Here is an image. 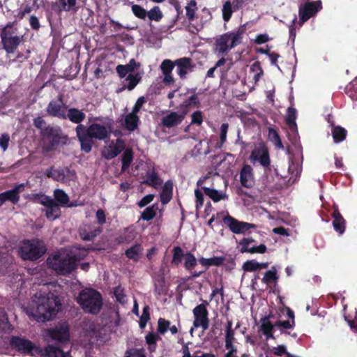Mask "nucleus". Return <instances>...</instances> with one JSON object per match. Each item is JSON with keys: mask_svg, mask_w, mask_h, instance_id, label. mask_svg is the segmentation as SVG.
<instances>
[{"mask_svg": "<svg viewBox=\"0 0 357 357\" xmlns=\"http://www.w3.org/2000/svg\"><path fill=\"white\" fill-rule=\"evenodd\" d=\"M60 308V301L54 294L44 295L38 293L32 298L28 306L23 307V310L30 319L45 322L54 317Z\"/></svg>", "mask_w": 357, "mask_h": 357, "instance_id": "f257e3e1", "label": "nucleus"}, {"mask_svg": "<svg viewBox=\"0 0 357 357\" xmlns=\"http://www.w3.org/2000/svg\"><path fill=\"white\" fill-rule=\"evenodd\" d=\"M75 131L82 150L89 153L92 149L93 139L105 140L109 136L111 129L110 127L94 123L88 128L83 124L77 125Z\"/></svg>", "mask_w": 357, "mask_h": 357, "instance_id": "f03ea898", "label": "nucleus"}, {"mask_svg": "<svg viewBox=\"0 0 357 357\" xmlns=\"http://www.w3.org/2000/svg\"><path fill=\"white\" fill-rule=\"evenodd\" d=\"M12 347L18 351L30 354L31 356L44 357H71L68 353H63L60 348L47 345L44 349L34 346L29 340L19 337H13L10 340Z\"/></svg>", "mask_w": 357, "mask_h": 357, "instance_id": "7ed1b4c3", "label": "nucleus"}, {"mask_svg": "<svg viewBox=\"0 0 357 357\" xmlns=\"http://www.w3.org/2000/svg\"><path fill=\"white\" fill-rule=\"evenodd\" d=\"M82 255L74 254L73 256L68 253L61 251L50 257L47 259V263L50 268L54 270L57 273L66 275L71 273L77 266V261L83 258L86 255V250H80Z\"/></svg>", "mask_w": 357, "mask_h": 357, "instance_id": "20e7f679", "label": "nucleus"}, {"mask_svg": "<svg viewBox=\"0 0 357 357\" xmlns=\"http://www.w3.org/2000/svg\"><path fill=\"white\" fill-rule=\"evenodd\" d=\"M77 302L86 312L97 314L102 306L101 294L91 288L82 289L77 297Z\"/></svg>", "mask_w": 357, "mask_h": 357, "instance_id": "39448f33", "label": "nucleus"}, {"mask_svg": "<svg viewBox=\"0 0 357 357\" xmlns=\"http://www.w3.org/2000/svg\"><path fill=\"white\" fill-rule=\"evenodd\" d=\"M245 27L240 26L231 32L218 36L215 42V52L218 55L227 54L230 50L241 43Z\"/></svg>", "mask_w": 357, "mask_h": 357, "instance_id": "423d86ee", "label": "nucleus"}, {"mask_svg": "<svg viewBox=\"0 0 357 357\" xmlns=\"http://www.w3.org/2000/svg\"><path fill=\"white\" fill-rule=\"evenodd\" d=\"M40 135L43 139L48 142L43 146V152H49L54 149V146L59 144H66L68 137L63 132L59 126H47L42 131Z\"/></svg>", "mask_w": 357, "mask_h": 357, "instance_id": "0eeeda50", "label": "nucleus"}, {"mask_svg": "<svg viewBox=\"0 0 357 357\" xmlns=\"http://www.w3.org/2000/svg\"><path fill=\"white\" fill-rule=\"evenodd\" d=\"M45 252L44 243L38 239L24 241L19 248V254L25 260H36Z\"/></svg>", "mask_w": 357, "mask_h": 357, "instance_id": "6e6552de", "label": "nucleus"}, {"mask_svg": "<svg viewBox=\"0 0 357 357\" xmlns=\"http://www.w3.org/2000/svg\"><path fill=\"white\" fill-rule=\"evenodd\" d=\"M3 49L7 54L14 53L21 42L22 36L15 34V31L10 26H6L0 34Z\"/></svg>", "mask_w": 357, "mask_h": 357, "instance_id": "1a4fd4ad", "label": "nucleus"}, {"mask_svg": "<svg viewBox=\"0 0 357 357\" xmlns=\"http://www.w3.org/2000/svg\"><path fill=\"white\" fill-rule=\"evenodd\" d=\"M43 337L45 341L66 342L69 340V326L66 323H60L55 327L44 330Z\"/></svg>", "mask_w": 357, "mask_h": 357, "instance_id": "9d476101", "label": "nucleus"}, {"mask_svg": "<svg viewBox=\"0 0 357 357\" xmlns=\"http://www.w3.org/2000/svg\"><path fill=\"white\" fill-rule=\"evenodd\" d=\"M67 108V105L63 102V95L59 94L57 100H53L49 102L46 112L50 116L66 119L65 114Z\"/></svg>", "mask_w": 357, "mask_h": 357, "instance_id": "9b49d317", "label": "nucleus"}, {"mask_svg": "<svg viewBox=\"0 0 357 357\" xmlns=\"http://www.w3.org/2000/svg\"><path fill=\"white\" fill-rule=\"evenodd\" d=\"M192 312L195 317L193 326L195 328L202 327L203 331L207 330L209 326V319L206 305L204 304L198 305L193 309Z\"/></svg>", "mask_w": 357, "mask_h": 357, "instance_id": "f8f14e48", "label": "nucleus"}, {"mask_svg": "<svg viewBox=\"0 0 357 357\" xmlns=\"http://www.w3.org/2000/svg\"><path fill=\"white\" fill-rule=\"evenodd\" d=\"M224 222L233 233L237 234H245L250 229L257 227L254 224L238 221L229 215L224 218Z\"/></svg>", "mask_w": 357, "mask_h": 357, "instance_id": "ddd939ff", "label": "nucleus"}, {"mask_svg": "<svg viewBox=\"0 0 357 357\" xmlns=\"http://www.w3.org/2000/svg\"><path fill=\"white\" fill-rule=\"evenodd\" d=\"M188 112L187 106L181 112H171L162 119V124L167 128L176 126L183 121Z\"/></svg>", "mask_w": 357, "mask_h": 357, "instance_id": "4468645a", "label": "nucleus"}, {"mask_svg": "<svg viewBox=\"0 0 357 357\" xmlns=\"http://www.w3.org/2000/svg\"><path fill=\"white\" fill-rule=\"evenodd\" d=\"M125 148L123 140L117 139L116 142L111 143L105 146L102 151V155L107 160H111L117 156Z\"/></svg>", "mask_w": 357, "mask_h": 357, "instance_id": "2eb2a0df", "label": "nucleus"}, {"mask_svg": "<svg viewBox=\"0 0 357 357\" xmlns=\"http://www.w3.org/2000/svg\"><path fill=\"white\" fill-rule=\"evenodd\" d=\"M24 189V184L21 183L17 185L14 188L0 193V198L3 202L6 201L10 202L13 204H16L20 199L19 194L22 192Z\"/></svg>", "mask_w": 357, "mask_h": 357, "instance_id": "dca6fc26", "label": "nucleus"}, {"mask_svg": "<svg viewBox=\"0 0 357 357\" xmlns=\"http://www.w3.org/2000/svg\"><path fill=\"white\" fill-rule=\"evenodd\" d=\"M250 160L252 162L259 161L264 167H268L270 160L268 151L264 147L257 148L252 151Z\"/></svg>", "mask_w": 357, "mask_h": 357, "instance_id": "f3484780", "label": "nucleus"}, {"mask_svg": "<svg viewBox=\"0 0 357 357\" xmlns=\"http://www.w3.org/2000/svg\"><path fill=\"white\" fill-rule=\"evenodd\" d=\"M240 181L243 186L252 188L255 185L253 171L251 166L245 165L240 173Z\"/></svg>", "mask_w": 357, "mask_h": 357, "instance_id": "a211bd4d", "label": "nucleus"}, {"mask_svg": "<svg viewBox=\"0 0 357 357\" xmlns=\"http://www.w3.org/2000/svg\"><path fill=\"white\" fill-rule=\"evenodd\" d=\"M66 119H68L73 123L82 124L81 123L85 119L86 114L82 109H78L75 107L69 108L65 114Z\"/></svg>", "mask_w": 357, "mask_h": 357, "instance_id": "6ab92c4d", "label": "nucleus"}, {"mask_svg": "<svg viewBox=\"0 0 357 357\" xmlns=\"http://www.w3.org/2000/svg\"><path fill=\"white\" fill-rule=\"evenodd\" d=\"M175 64L177 66L178 74L181 78L185 77L186 74L192 70L191 61L189 58L177 59L175 61Z\"/></svg>", "mask_w": 357, "mask_h": 357, "instance_id": "aec40b11", "label": "nucleus"}, {"mask_svg": "<svg viewBox=\"0 0 357 357\" xmlns=\"http://www.w3.org/2000/svg\"><path fill=\"white\" fill-rule=\"evenodd\" d=\"M318 9L316 7L315 2H310L306 3L303 8H300L299 14L301 20L303 22H306L310 19L314 13L317 12Z\"/></svg>", "mask_w": 357, "mask_h": 357, "instance_id": "412c9836", "label": "nucleus"}, {"mask_svg": "<svg viewBox=\"0 0 357 357\" xmlns=\"http://www.w3.org/2000/svg\"><path fill=\"white\" fill-rule=\"evenodd\" d=\"M144 183L155 188H158L161 185L162 181L155 170L151 169L146 172Z\"/></svg>", "mask_w": 357, "mask_h": 357, "instance_id": "4be33fe9", "label": "nucleus"}, {"mask_svg": "<svg viewBox=\"0 0 357 357\" xmlns=\"http://www.w3.org/2000/svg\"><path fill=\"white\" fill-rule=\"evenodd\" d=\"M102 231L100 227L91 229L90 226H84L79 229V235L84 241H92L95 237L99 235Z\"/></svg>", "mask_w": 357, "mask_h": 357, "instance_id": "5701e85b", "label": "nucleus"}, {"mask_svg": "<svg viewBox=\"0 0 357 357\" xmlns=\"http://www.w3.org/2000/svg\"><path fill=\"white\" fill-rule=\"evenodd\" d=\"M137 66H139V64L137 63L135 59H130L129 63L126 65H118L116 66V72L119 77L123 78L126 76L129 73L132 72Z\"/></svg>", "mask_w": 357, "mask_h": 357, "instance_id": "b1692460", "label": "nucleus"}, {"mask_svg": "<svg viewBox=\"0 0 357 357\" xmlns=\"http://www.w3.org/2000/svg\"><path fill=\"white\" fill-rule=\"evenodd\" d=\"M202 188L204 191V193L215 202H218L220 200L227 199L228 198L227 195L222 191H218L213 188L205 186L202 187Z\"/></svg>", "mask_w": 357, "mask_h": 357, "instance_id": "393cba45", "label": "nucleus"}, {"mask_svg": "<svg viewBox=\"0 0 357 357\" xmlns=\"http://www.w3.org/2000/svg\"><path fill=\"white\" fill-rule=\"evenodd\" d=\"M333 225L336 231L340 234H343L345 229V221L337 210L333 213Z\"/></svg>", "mask_w": 357, "mask_h": 357, "instance_id": "a878e982", "label": "nucleus"}, {"mask_svg": "<svg viewBox=\"0 0 357 357\" xmlns=\"http://www.w3.org/2000/svg\"><path fill=\"white\" fill-rule=\"evenodd\" d=\"M173 190V183L167 181L162 187L160 194V200L163 204H167L172 199Z\"/></svg>", "mask_w": 357, "mask_h": 357, "instance_id": "bb28decb", "label": "nucleus"}, {"mask_svg": "<svg viewBox=\"0 0 357 357\" xmlns=\"http://www.w3.org/2000/svg\"><path fill=\"white\" fill-rule=\"evenodd\" d=\"M268 266V262L259 263L255 260H248L246 261L243 265V269L245 271H256L257 270H261L264 268H266Z\"/></svg>", "mask_w": 357, "mask_h": 357, "instance_id": "cd10ccee", "label": "nucleus"}, {"mask_svg": "<svg viewBox=\"0 0 357 357\" xmlns=\"http://www.w3.org/2000/svg\"><path fill=\"white\" fill-rule=\"evenodd\" d=\"M46 209L45 215L50 220H54L61 215L59 204L53 199V203L48 205Z\"/></svg>", "mask_w": 357, "mask_h": 357, "instance_id": "c85d7f7f", "label": "nucleus"}, {"mask_svg": "<svg viewBox=\"0 0 357 357\" xmlns=\"http://www.w3.org/2000/svg\"><path fill=\"white\" fill-rule=\"evenodd\" d=\"M139 120L135 113L131 112L127 114L125 117L126 128L130 131H134L138 126Z\"/></svg>", "mask_w": 357, "mask_h": 357, "instance_id": "c756f323", "label": "nucleus"}, {"mask_svg": "<svg viewBox=\"0 0 357 357\" xmlns=\"http://www.w3.org/2000/svg\"><path fill=\"white\" fill-rule=\"evenodd\" d=\"M234 340V330L232 329L231 321H228L226 327V335H225V347L229 349L231 347Z\"/></svg>", "mask_w": 357, "mask_h": 357, "instance_id": "7c9ffc66", "label": "nucleus"}, {"mask_svg": "<svg viewBox=\"0 0 357 357\" xmlns=\"http://www.w3.org/2000/svg\"><path fill=\"white\" fill-rule=\"evenodd\" d=\"M142 79V76L139 73H137L135 75L129 74L127 78L126 79V82H128L127 85H125L126 89L129 91H132L140 82Z\"/></svg>", "mask_w": 357, "mask_h": 357, "instance_id": "2f4dec72", "label": "nucleus"}, {"mask_svg": "<svg viewBox=\"0 0 357 357\" xmlns=\"http://www.w3.org/2000/svg\"><path fill=\"white\" fill-rule=\"evenodd\" d=\"M186 16L189 21H193L195 18V12L197 10V1L190 0L185 6Z\"/></svg>", "mask_w": 357, "mask_h": 357, "instance_id": "473e14b6", "label": "nucleus"}, {"mask_svg": "<svg viewBox=\"0 0 357 357\" xmlns=\"http://www.w3.org/2000/svg\"><path fill=\"white\" fill-rule=\"evenodd\" d=\"M147 17L151 21L159 22L163 17V14L159 6H154L147 11Z\"/></svg>", "mask_w": 357, "mask_h": 357, "instance_id": "72a5a7b5", "label": "nucleus"}, {"mask_svg": "<svg viewBox=\"0 0 357 357\" xmlns=\"http://www.w3.org/2000/svg\"><path fill=\"white\" fill-rule=\"evenodd\" d=\"M54 197L61 206H66L69 202V197L63 190H55Z\"/></svg>", "mask_w": 357, "mask_h": 357, "instance_id": "f704fd0d", "label": "nucleus"}, {"mask_svg": "<svg viewBox=\"0 0 357 357\" xmlns=\"http://www.w3.org/2000/svg\"><path fill=\"white\" fill-rule=\"evenodd\" d=\"M296 120V109L292 107H289L287 110V115L286 117L287 123L289 125V128L296 131V124L295 122Z\"/></svg>", "mask_w": 357, "mask_h": 357, "instance_id": "c9c22d12", "label": "nucleus"}, {"mask_svg": "<svg viewBox=\"0 0 357 357\" xmlns=\"http://www.w3.org/2000/svg\"><path fill=\"white\" fill-rule=\"evenodd\" d=\"M278 278L277 271L275 267H272L269 271L264 273L262 282L266 284H269L272 282H275Z\"/></svg>", "mask_w": 357, "mask_h": 357, "instance_id": "e433bc0d", "label": "nucleus"}, {"mask_svg": "<svg viewBox=\"0 0 357 357\" xmlns=\"http://www.w3.org/2000/svg\"><path fill=\"white\" fill-rule=\"evenodd\" d=\"M158 208L157 204H153L151 206L147 207L142 213L141 218L144 220H152L156 213V210Z\"/></svg>", "mask_w": 357, "mask_h": 357, "instance_id": "4c0bfd02", "label": "nucleus"}, {"mask_svg": "<svg viewBox=\"0 0 357 357\" xmlns=\"http://www.w3.org/2000/svg\"><path fill=\"white\" fill-rule=\"evenodd\" d=\"M142 252V247L139 244H136L126 251V255L129 259L137 260Z\"/></svg>", "mask_w": 357, "mask_h": 357, "instance_id": "58836bf2", "label": "nucleus"}, {"mask_svg": "<svg viewBox=\"0 0 357 357\" xmlns=\"http://www.w3.org/2000/svg\"><path fill=\"white\" fill-rule=\"evenodd\" d=\"M347 131L341 127H335L333 129L332 135L335 143L340 142L345 139Z\"/></svg>", "mask_w": 357, "mask_h": 357, "instance_id": "ea45409f", "label": "nucleus"}, {"mask_svg": "<svg viewBox=\"0 0 357 357\" xmlns=\"http://www.w3.org/2000/svg\"><path fill=\"white\" fill-rule=\"evenodd\" d=\"M268 138L278 149H283V145L280 140L278 133L273 128H270L268 130Z\"/></svg>", "mask_w": 357, "mask_h": 357, "instance_id": "a19ab883", "label": "nucleus"}, {"mask_svg": "<svg viewBox=\"0 0 357 357\" xmlns=\"http://www.w3.org/2000/svg\"><path fill=\"white\" fill-rule=\"evenodd\" d=\"M133 153L131 149H127L122 156V169H127L132 161Z\"/></svg>", "mask_w": 357, "mask_h": 357, "instance_id": "79ce46f5", "label": "nucleus"}, {"mask_svg": "<svg viewBox=\"0 0 357 357\" xmlns=\"http://www.w3.org/2000/svg\"><path fill=\"white\" fill-rule=\"evenodd\" d=\"M33 200L36 204H40L45 207L53 203V199L44 195H34Z\"/></svg>", "mask_w": 357, "mask_h": 357, "instance_id": "37998d69", "label": "nucleus"}, {"mask_svg": "<svg viewBox=\"0 0 357 357\" xmlns=\"http://www.w3.org/2000/svg\"><path fill=\"white\" fill-rule=\"evenodd\" d=\"M47 176L56 181H63L65 178L64 171L63 169H53L52 168L47 169Z\"/></svg>", "mask_w": 357, "mask_h": 357, "instance_id": "c03bdc74", "label": "nucleus"}, {"mask_svg": "<svg viewBox=\"0 0 357 357\" xmlns=\"http://www.w3.org/2000/svg\"><path fill=\"white\" fill-rule=\"evenodd\" d=\"M131 10L135 16L139 19L145 20L146 17H147V11L139 5H132L131 7Z\"/></svg>", "mask_w": 357, "mask_h": 357, "instance_id": "a18cd8bd", "label": "nucleus"}, {"mask_svg": "<svg viewBox=\"0 0 357 357\" xmlns=\"http://www.w3.org/2000/svg\"><path fill=\"white\" fill-rule=\"evenodd\" d=\"M183 257H185V255L183 254V250L178 246L175 247L173 250L172 263L175 265H178L181 262Z\"/></svg>", "mask_w": 357, "mask_h": 357, "instance_id": "49530a36", "label": "nucleus"}, {"mask_svg": "<svg viewBox=\"0 0 357 357\" xmlns=\"http://www.w3.org/2000/svg\"><path fill=\"white\" fill-rule=\"evenodd\" d=\"M197 264V259L195 256L190 252H188L185 255V264L184 266L186 269L190 270L195 267Z\"/></svg>", "mask_w": 357, "mask_h": 357, "instance_id": "de8ad7c7", "label": "nucleus"}, {"mask_svg": "<svg viewBox=\"0 0 357 357\" xmlns=\"http://www.w3.org/2000/svg\"><path fill=\"white\" fill-rule=\"evenodd\" d=\"M174 66V63L171 60L165 59L162 62L160 68L163 74H171Z\"/></svg>", "mask_w": 357, "mask_h": 357, "instance_id": "09e8293b", "label": "nucleus"}, {"mask_svg": "<svg viewBox=\"0 0 357 357\" xmlns=\"http://www.w3.org/2000/svg\"><path fill=\"white\" fill-rule=\"evenodd\" d=\"M232 14L231 5L229 1H227L223 5L222 8V17L225 22L229 20Z\"/></svg>", "mask_w": 357, "mask_h": 357, "instance_id": "8fccbe9b", "label": "nucleus"}, {"mask_svg": "<svg viewBox=\"0 0 357 357\" xmlns=\"http://www.w3.org/2000/svg\"><path fill=\"white\" fill-rule=\"evenodd\" d=\"M170 322L163 318H160L158 322V331L160 333L164 334L167 331Z\"/></svg>", "mask_w": 357, "mask_h": 357, "instance_id": "3c124183", "label": "nucleus"}, {"mask_svg": "<svg viewBox=\"0 0 357 357\" xmlns=\"http://www.w3.org/2000/svg\"><path fill=\"white\" fill-rule=\"evenodd\" d=\"M251 71L255 73L253 76V79L257 82L259 81L260 77L263 74V70H261L260 65L259 63H254L250 68Z\"/></svg>", "mask_w": 357, "mask_h": 357, "instance_id": "603ef678", "label": "nucleus"}, {"mask_svg": "<svg viewBox=\"0 0 357 357\" xmlns=\"http://www.w3.org/2000/svg\"><path fill=\"white\" fill-rule=\"evenodd\" d=\"M149 317V307L146 305L143 309V313L140 317L139 326L142 328H144Z\"/></svg>", "mask_w": 357, "mask_h": 357, "instance_id": "864d4df0", "label": "nucleus"}, {"mask_svg": "<svg viewBox=\"0 0 357 357\" xmlns=\"http://www.w3.org/2000/svg\"><path fill=\"white\" fill-rule=\"evenodd\" d=\"M114 294L117 301L121 303H126V299L123 289L121 287H117L115 288Z\"/></svg>", "mask_w": 357, "mask_h": 357, "instance_id": "5fc2aeb1", "label": "nucleus"}, {"mask_svg": "<svg viewBox=\"0 0 357 357\" xmlns=\"http://www.w3.org/2000/svg\"><path fill=\"white\" fill-rule=\"evenodd\" d=\"M200 263L204 266L219 265L222 263V259L218 257L209 259L202 258L200 259Z\"/></svg>", "mask_w": 357, "mask_h": 357, "instance_id": "6e6d98bb", "label": "nucleus"}, {"mask_svg": "<svg viewBox=\"0 0 357 357\" xmlns=\"http://www.w3.org/2000/svg\"><path fill=\"white\" fill-rule=\"evenodd\" d=\"M273 328V326L269 321L268 318H264L262 320V323L261 325V330L264 334H268L269 332H272Z\"/></svg>", "mask_w": 357, "mask_h": 357, "instance_id": "4d7b16f0", "label": "nucleus"}, {"mask_svg": "<svg viewBox=\"0 0 357 357\" xmlns=\"http://www.w3.org/2000/svg\"><path fill=\"white\" fill-rule=\"evenodd\" d=\"M191 117H192V121H191L192 124L201 125L202 123L203 117H202V113L201 111L197 110V111L195 112L194 113H192Z\"/></svg>", "mask_w": 357, "mask_h": 357, "instance_id": "13d9d810", "label": "nucleus"}, {"mask_svg": "<svg viewBox=\"0 0 357 357\" xmlns=\"http://www.w3.org/2000/svg\"><path fill=\"white\" fill-rule=\"evenodd\" d=\"M195 195L196 198V208L198 209L203 206L204 196L202 192L199 189H196L195 190Z\"/></svg>", "mask_w": 357, "mask_h": 357, "instance_id": "bf43d9fd", "label": "nucleus"}, {"mask_svg": "<svg viewBox=\"0 0 357 357\" xmlns=\"http://www.w3.org/2000/svg\"><path fill=\"white\" fill-rule=\"evenodd\" d=\"M10 136L8 134H3L0 136V147L3 151H6L8 147Z\"/></svg>", "mask_w": 357, "mask_h": 357, "instance_id": "052dcab7", "label": "nucleus"}, {"mask_svg": "<svg viewBox=\"0 0 357 357\" xmlns=\"http://www.w3.org/2000/svg\"><path fill=\"white\" fill-rule=\"evenodd\" d=\"M61 4L62 8L64 10L68 11L70 9L75 6L76 4V0H59Z\"/></svg>", "mask_w": 357, "mask_h": 357, "instance_id": "680f3d73", "label": "nucleus"}, {"mask_svg": "<svg viewBox=\"0 0 357 357\" xmlns=\"http://www.w3.org/2000/svg\"><path fill=\"white\" fill-rule=\"evenodd\" d=\"M264 52L269 56L271 64L276 66L278 68L280 69L279 66L277 65V60L280 57V55L278 53L274 52H271L268 50H266Z\"/></svg>", "mask_w": 357, "mask_h": 357, "instance_id": "e2e57ef3", "label": "nucleus"}, {"mask_svg": "<svg viewBox=\"0 0 357 357\" xmlns=\"http://www.w3.org/2000/svg\"><path fill=\"white\" fill-rule=\"evenodd\" d=\"M145 102V98L144 96L139 97L136 101L135 106L132 109V112L137 114L142 108L143 104Z\"/></svg>", "mask_w": 357, "mask_h": 357, "instance_id": "0e129e2a", "label": "nucleus"}, {"mask_svg": "<svg viewBox=\"0 0 357 357\" xmlns=\"http://www.w3.org/2000/svg\"><path fill=\"white\" fill-rule=\"evenodd\" d=\"M46 124L45 120L42 117H37L33 119V125L36 128L38 129H40V131L43 130L46 126H45Z\"/></svg>", "mask_w": 357, "mask_h": 357, "instance_id": "69168bd1", "label": "nucleus"}, {"mask_svg": "<svg viewBox=\"0 0 357 357\" xmlns=\"http://www.w3.org/2000/svg\"><path fill=\"white\" fill-rule=\"evenodd\" d=\"M97 222L100 225H103L106 222V217L103 210L98 209L96 212Z\"/></svg>", "mask_w": 357, "mask_h": 357, "instance_id": "338daca9", "label": "nucleus"}, {"mask_svg": "<svg viewBox=\"0 0 357 357\" xmlns=\"http://www.w3.org/2000/svg\"><path fill=\"white\" fill-rule=\"evenodd\" d=\"M154 196L153 195H148L144 197L138 203L139 207H144L153 201Z\"/></svg>", "mask_w": 357, "mask_h": 357, "instance_id": "774afa93", "label": "nucleus"}]
</instances>
